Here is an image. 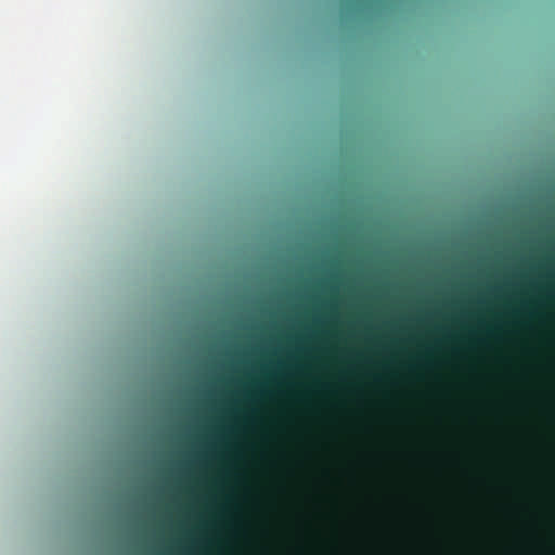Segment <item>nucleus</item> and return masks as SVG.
<instances>
[{"mask_svg": "<svg viewBox=\"0 0 555 555\" xmlns=\"http://www.w3.org/2000/svg\"><path fill=\"white\" fill-rule=\"evenodd\" d=\"M315 321H317L318 323H320V324H324V323H325L324 318H323V317H321V315H317V317H315Z\"/></svg>", "mask_w": 555, "mask_h": 555, "instance_id": "f257e3e1", "label": "nucleus"}, {"mask_svg": "<svg viewBox=\"0 0 555 555\" xmlns=\"http://www.w3.org/2000/svg\"><path fill=\"white\" fill-rule=\"evenodd\" d=\"M274 344L276 346V349L280 350L282 348L281 344L274 340Z\"/></svg>", "mask_w": 555, "mask_h": 555, "instance_id": "f03ea898", "label": "nucleus"}, {"mask_svg": "<svg viewBox=\"0 0 555 555\" xmlns=\"http://www.w3.org/2000/svg\"><path fill=\"white\" fill-rule=\"evenodd\" d=\"M334 275H335L336 278H338V276L340 275V271L336 270V271L334 272Z\"/></svg>", "mask_w": 555, "mask_h": 555, "instance_id": "7ed1b4c3", "label": "nucleus"}]
</instances>
